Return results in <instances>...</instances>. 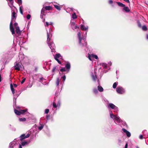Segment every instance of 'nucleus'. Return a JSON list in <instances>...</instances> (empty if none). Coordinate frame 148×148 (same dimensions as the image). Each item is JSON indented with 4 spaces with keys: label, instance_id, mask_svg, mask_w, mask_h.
Masks as SVG:
<instances>
[{
    "label": "nucleus",
    "instance_id": "nucleus-1",
    "mask_svg": "<svg viewBox=\"0 0 148 148\" xmlns=\"http://www.w3.org/2000/svg\"><path fill=\"white\" fill-rule=\"evenodd\" d=\"M88 27L86 26L84 27V25H81L80 26V28L82 30H84L86 31L84 36L82 35V36H81V34L80 32H78L77 33V37L79 40V44L82 46H85L86 45V37L87 34V32Z\"/></svg>",
    "mask_w": 148,
    "mask_h": 148
},
{
    "label": "nucleus",
    "instance_id": "nucleus-2",
    "mask_svg": "<svg viewBox=\"0 0 148 148\" xmlns=\"http://www.w3.org/2000/svg\"><path fill=\"white\" fill-rule=\"evenodd\" d=\"M52 29H49V33L47 31V43L48 44L49 47L51 50L52 52H55V46L53 42H50L52 36V34L51 32Z\"/></svg>",
    "mask_w": 148,
    "mask_h": 148
},
{
    "label": "nucleus",
    "instance_id": "nucleus-3",
    "mask_svg": "<svg viewBox=\"0 0 148 148\" xmlns=\"http://www.w3.org/2000/svg\"><path fill=\"white\" fill-rule=\"evenodd\" d=\"M18 140L15 139L9 144V147L10 148H22L21 144H19Z\"/></svg>",
    "mask_w": 148,
    "mask_h": 148
},
{
    "label": "nucleus",
    "instance_id": "nucleus-4",
    "mask_svg": "<svg viewBox=\"0 0 148 148\" xmlns=\"http://www.w3.org/2000/svg\"><path fill=\"white\" fill-rule=\"evenodd\" d=\"M110 117L112 119L115 120L117 123H120L121 121V120L120 118L117 115H114L112 113V111L109 110Z\"/></svg>",
    "mask_w": 148,
    "mask_h": 148
},
{
    "label": "nucleus",
    "instance_id": "nucleus-5",
    "mask_svg": "<svg viewBox=\"0 0 148 148\" xmlns=\"http://www.w3.org/2000/svg\"><path fill=\"white\" fill-rule=\"evenodd\" d=\"M107 108L108 109L111 108L114 110V112H117L118 111V108L112 103H110L107 106Z\"/></svg>",
    "mask_w": 148,
    "mask_h": 148
},
{
    "label": "nucleus",
    "instance_id": "nucleus-6",
    "mask_svg": "<svg viewBox=\"0 0 148 148\" xmlns=\"http://www.w3.org/2000/svg\"><path fill=\"white\" fill-rule=\"evenodd\" d=\"M116 91L118 93L120 94H123L125 92V89L120 86H119L116 88Z\"/></svg>",
    "mask_w": 148,
    "mask_h": 148
},
{
    "label": "nucleus",
    "instance_id": "nucleus-7",
    "mask_svg": "<svg viewBox=\"0 0 148 148\" xmlns=\"http://www.w3.org/2000/svg\"><path fill=\"white\" fill-rule=\"evenodd\" d=\"M27 111L26 110H17L16 109L14 110V112L17 115H20L21 114H23Z\"/></svg>",
    "mask_w": 148,
    "mask_h": 148
},
{
    "label": "nucleus",
    "instance_id": "nucleus-8",
    "mask_svg": "<svg viewBox=\"0 0 148 148\" xmlns=\"http://www.w3.org/2000/svg\"><path fill=\"white\" fill-rule=\"evenodd\" d=\"M55 59L58 62L59 64H61V62L59 59H61L62 57L60 54H56L54 56Z\"/></svg>",
    "mask_w": 148,
    "mask_h": 148
},
{
    "label": "nucleus",
    "instance_id": "nucleus-9",
    "mask_svg": "<svg viewBox=\"0 0 148 148\" xmlns=\"http://www.w3.org/2000/svg\"><path fill=\"white\" fill-rule=\"evenodd\" d=\"M96 74V72L95 71H94L93 73H92L91 76L92 78L94 81L96 82L97 80L98 82H99V80L97 78Z\"/></svg>",
    "mask_w": 148,
    "mask_h": 148
},
{
    "label": "nucleus",
    "instance_id": "nucleus-10",
    "mask_svg": "<svg viewBox=\"0 0 148 148\" xmlns=\"http://www.w3.org/2000/svg\"><path fill=\"white\" fill-rule=\"evenodd\" d=\"M30 134L29 133L27 134H23L20 136V138L18 140L19 141L20 140H22L24 139L28 138Z\"/></svg>",
    "mask_w": 148,
    "mask_h": 148
},
{
    "label": "nucleus",
    "instance_id": "nucleus-11",
    "mask_svg": "<svg viewBox=\"0 0 148 148\" xmlns=\"http://www.w3.org/2000/svg\"><path fill=\"white\" fill-rule=\"evenodd\" d=\"M60 105V100H59L57 103H56V101L55 100L53 102V107L55 108H59Z\"/></svg>",
    "mask_w": 148,
    "mask_h": 148
},
{
    "label": "nucleus",
    "instance_id": "nucleus-12",
    "mask_svg": "<svg viewBox=\"0 0 148 148\" xmlns=\"http://www.w3.org/2000/svg\"><path fill=\"white\" fill-rule=\"evenodd\" d=\"M14 86L12 85V84H10V87L11 90L12 91V93L13 95H14L15 94V90L14 88H14H16L17 86V85L16 84H14Z\"/></svg>",
    "mask_w": 148,
    "mask_h": 148
},
{
    "label": "nucleus",
    "instance_id": "nucleus-13",
    "mask_svg": "<svg viewBox=\"0 0 148 148\" xmlns=\"http://www.w3.org/2000/svg\"><path fill=\"white\" fill-rule=\"evenodd\" d=\"M38 77L39 79V80H38V81L41 83L43 85H45L46 83H44L43 82V81H45V79L42 77H41V75H39Z\"/></svg>",
    "mask_w": 148,
    "mask_h": 148
},
{
    "label": "nucleus",
    "instance_id": "nucleus-14",
    "mask_svg": "<svg viewBox=\"0 0 148 148\" xmlns=\"http://www.w3.org/2000/svg\"><path fill=\"white\" fill-rule=\"evenodd\" d=\"M21 66V65L19 63L16 62V64L14 66V68L16 70L19 71L20 70Z\"/></svg>",
    "mask_w": 148,
    "mask_h": 148
},
{
    "label": "nucleus",
    "instance_id": "nucleus-15",
    "mask_svg": "<svg viewBox=\"0 0 148 148\" xmlns=\"http://www.w3.org/2000/svg\"><path fill=\"white\" fill-rule=\"evenodd\" d=\"M122 130L126 134V135L127 137H129L131 136V134L130 133L127 131L126 129L124 128H123L122 129Z\"/></svg>",
    "mask_w": 148,
    "mask_h": 148
},
{
    "label": "nucleus",
    "instance_id": "nucleus-16",
    "mask_svg": "<svg viewBox=\"0 0 148 148\" xmlns=\"http://www.w3.org/2000/svg\"><path fill=\"white\" fill-rule=\"evenodd\" d=\"M10 30L12 32V35H14L15 34V32L14 28L13 26V23L12 22H11L10 24Z\"/></svg>",
    "mask_w": 148,
    "mask_h": 148
},
{
    "label": "nucleus",
    "instance_id": "nucleus-17",
    "mask_svg": "<svg viewBox=\"0 0 148 148\" xmlns=\"http://www.w3.org/2000/svg\"><path fill=\"white\" fill-rule=\"evenodd\" d=\"M45 10L44 9V8L43 7V8L42 9L41 12V14L40 15V18L42 19L43 18V16H45Z\"/></svg>",
    "mask_w": 148,
    "mask_h": 148
},
{
    "label": "nucleus",
    "instance_id": "nucleus-18",
    "mask_svg": "<svg viewBox=\"0 0 148 148\" xmlns=\"http://www.w3.org/2000/svg\"><path fill=\"white\" fill-rule=\"evenodd\" d=\"M65 67L67 69V72H68L69 71L71 67L70 63L69 62H67L65 64Z\"/></svg>",
    "mask_w": 148,
    "mask_h": 148
},
{
    "label": "nucleus",
    "instance_id": "nucleus-19",
    "mask_svg": "<svg viewBox=\"0 0 148 148\" xmlns=\"http://www.w3.org/2000/svg\"><path fill=\"white\" fill-rule=\"evenodd\" d=\"M15 28L16 33L18 34V35H21V32L20 29L19 27L18 26H17L15 27Z\"/></svg>",
    "mask_w": 148,
    "mask_h": 148
},
{
    "label": "nucleus",
    "instance_id": "nucleus-20",
    "mask_svg": "<svg viewBox=\"0 0 148 148\" xmlns=\"http://www.w3.org/2000/svg\"><path fill=\"white\" fill-rule=\"evenodd\" d=\"M30 140L29 141H25L21 143V145L23 146H25L28 145L30 143Z\"/></svg>",
    "mask_w": 148,
    "mask_h": 148
},
{
    "label": "nucleus",
    "instance_id": "nucleus-21",
    "mask_svg": "<svg viewBox=\"0 0 148 148\" xmlns=\"http://www.w3.org/2000/svg\"><path fill=\"white\" fill-rule=\"evenodd\" d=\"M16 93L15 95H14V97H13V101H15V102L16 101V100L17 98L19 96V95L20 93H17V91H16Z\"/></svg>",
    "mask_w": 148,
    "mask_h": 148
},
{
    "label": "nucleus",
    "instance_id": "nucleus-22",
    "mask_svg": "<svg viewBox=\"0 0 148 148\" xmlns=\"http://www.w3.org/2000/svg\"><path fill=\"white\" fill-rule=\"evenodd\" d=\"M98 90L100 92H102L103 90V88L100 86H98L97 87Z\"/></svg>",
    "mask_w": 148,
    "mask_h": 148
},
{
    "label": "nucleus",
    "instance_id": "nucleus-23",
    "mask_svg": "<svg viewBox=\"0 0 148 148\" xmlns=\"http://www.w3.org/2000/svg\"><path fill=\"white\" fill-rule=\"evenodd\" d=\"M123 10L126 12H129L130 11V10L129 8L127 7H124L123 8Z\"/></svg>",
    "mask_w": 148,
    "mask_h": 148
},
{
    "label": "nucleus",
    "instance_id": "nucleus-24",
    "mask_svg": "<svg viewBox=\"0 0 148 148\" xmlns=\"http://www.w3.org/2000/svg\"><path fill=\"white\" fill-rule=\"evenodd\" d=\"M16 13L15 12H12V20L15 19L16 18Z\"/></svg>",
    "mask_w": 148,
    "mask_h": 148
},
{
    "label": "nucleus",
    "instance_id": "nucleus-25",
    "mask_svg": "<svg viewBox=\"0 0 148 148\" xmlns=\"http://www.w3.org/2000/svg\"><path fill=\"white\" fill-rule=\"evenodd\" d=\"M117 3L118 5L120 7H124L125 6V5L124 4L121 2H117Z\"/></svg>",
    "mask_w": 148,
    "mask_h": 148
},
{
    "label": "nucleus",
    "instance_id": "nucleus-26",
    "mask_svg": "<svg viewBox=\"0 0 148 148\" xmlns=\"http://www.w3.org/2000/svg\"><path fill=\"white\" fill-rule=\"evenodd\" d=\"M60 80L59 78H58L57 79V81L56 82V86H57L58 88V86L60 84Z\"/></svg>",
    "mask_w": 148,
    "mask_h": 148
},
{
    "label": "nucleus",
    "instance_id": "nucleus-27",
    "mask_svg": "<svg viewBox=\"0 0 148 148\" xmlns=\"http://www.w3.org/2000/svg\"><path fill=\"white\" fill-rule=\"evenodd\" d=\"M19 58V59H20V58H21V59L20 60V61H21L22 60H23V58H24V55H23L22 54H19L18 56Z\"/></svg>",
    "mask_w": 148,
    "mask_h": 148
},
{
    "label": "nucleus",
    "instance_id": "nucleus-28",
    "mask_svg": "<svg viewBox=\"0 0 148 148\" xmlns=\"http://www.w3.org/2000/svg\"><path fill=\"white\" fill-rule=\"evenodd\" d=\"M44 9L45 10H51V7L50 6H46L45 8V9L44 8Z\"/></svg>",
    "mask_w": 148,
    "mask_h": 148
},
{
    "label": "nucleus",
    "instance_id": "nucleus-29",
    "mask_svg": "<svg viewBox=\"0 0 148 148\" xmlns=\"http://www.w3.org/2000/svg\"><path fill=\"white\" fill-rule=\"evenodd\" d=\"M57 70V66H54L53 67L52 69V72L53 73L55 71H56Z\"/></svg>",
    "mask_w": 148,
    "mask_h": 148
},
{
    "label": "nucleus",
    "instance_id": "nucleus-30",
    "mask_svg": "<svg viewBox=\"0 0 148 148\" xmlns=\"http://www.w3.org/2000/svg\"><path fill=\"white\" fill-rule=\"evenodd\" d=\"M23 8V7L21 5V6H20V8H19V10H20V12L22 15H23V10H22Z\"/></svg>",
    "mask_w": 148,
    "mask_h": 148
},
{
    "label": "nucleus",
    "instance_id": "nucleus-31",
    "mask_svg": "<svg viewBox=\"0 0 148 148\" xmlns=\"http://www.w3.org/2000/svg\"><path fill=\"white\" fill-rule=\"evenodd\" d=\"M118 82H114L113 85V88H116L117 85H118Z\"/></svg>",
    "mask_w": 148,
    "mask_h": 148
},
{
    "label": "nucleus",
    "instance_id": "nucleus-32",
    "mask_svg": "<svg viewBox=\"0 0 148 148\" xmlns=\"http://www.w3.org/2000/svg\"><path fill=\"white\" fill-rule=\"evenodd\" d=\"M142 29L144 31H146L147 30V27L145 25H143L142 27Z\"/></svg>",
    "mask_w": 148,
    "mask_h": 148
},
{
    "label": "nucleus",
    "instance_id": "nucleus-33",
    "mask_svg": "<svg viewBox=\"0 0 148 148\" xmlns=\"http://www.w3.org/2000/svg\"><path fill=\"white\" fill-rule=\"evenodd\" d=\"M72 18L73 19H75L77 18V16L75 13H74L72 14Z\"/></svg>",
    "mask_w": 148,
    "mask_h": 148
},
{
    "label": "nucleus",
    "instance_id": "nucleus-34",
    "mask_svg": "<svg viewBox=\"0 0 148 148\" xmlns=\"http://www.w3.org/2000/svg\"><path fill=\"white\" fill-rule=\"evenodd\" d=\"M19 120L20 121H25L26 120V119L25 118H20L19 119Z\"/></svg>",
    "mask_w": 148,
    "mask_h": 148
},
{
    "label": "nucleus",
    "instance_id": "nucleus-35",
    "mask_svg": "<svg viewBox=\"0 0 148 148\" xmlns=\"http://www.w3.org/2000/svg\"><path fill=\"white\" fill-rule=\"evenodd\" d=\"M8 4L11 9H12L14 7L13 5V3H8Z\"/></svg>",
    "mask_w": 148,
    "mask_h": 148
},
{
    "label": "nucleus",
    "instance_id": "nucleus-36",
    "mask_svg": "<svg viewBox=\"0 0 148 148\" xmlns=\"http://www.w3.org/2000/svg\"><path fill=\"white\" fill-rule=\"evenodd\" d=\"M54 6L55 7L56 9H57L58 10H60V6H59L58 5H55Z\"/></svg>",
    "mask_w": 148,
    "mask_h": 148
},
{
    "label": "nucleus",
    "instance_id": "nucleus-37",
    "mask_svg": "<svg viewBox=\"0 0 148 148\" xmlns=\"http://www.w3.org/2000/svg\"><path fill=\"white\" fill-rule=\"evenodd\" d=\"M102 66L103 67V68L106 69L107 67V64L106 63L102 64Z\"/></svg>",
    "mask_w": 148,
    "mask_h": 148
},
{
    "label": "nucleus",
    "instance_id": "nucleus-38",
    "mask_svg": "<svg viewBox=\"0 0 148 148\" xmlns=\"http://www.w3.org/2000/svg\"><path fill=\"white\" fill-rule=\"evenodd\" d=\"M92 57L93 58H95L96 59H97L98 58V56L97 55H94V54H92Z\"/></svg>",
    "mask_w": 148,
    "mask_h": 148
},
{
    "label": "nucleus",
    "instance_id": "nucleus-39",
    "mask_svg": "<svg viewBox=\"0 0 148 148\" xmlns=\"http://www.w3.org/2000/svg\"><path fill=\"white\" fill-rule=\"evenodd\" d=\"M72 29H74L77 28L79 29V27H78L77 25H74V26H73V27H71Z\"/></svg>",
    "mask_w": 148,
    "mask_h": 148
},
{
    "label": "nucleus",
    "instance_id": "nucleus-40",
    "mask_svg": "<svg viewBox=\"0 0 148 148\" xmlns=\"http://www.w3.org/2000/svg\"><path fill=\"white\" fill-rule=\"evenodd\" d=\"M93 92L95 94H97L98 93V91L97 89L96 88H95L93 89Z\"/></svg>",
    "mask_w": 148,
    "mask_h": 148
},
{
    "label": "nucleus",
    "instance_id": "nucleus-41",
    "mask_svg": "<svg viewBox=\"0 0 148 148\" xmlns=\"http://www.w3.org/2000/svg\"><path fill=\"white\" fill-rule=\"evenodd\" d=\"M66 70L65 69V68L64 67H62L61 69H60V71L62 72H63L64 71H66Z\"/></svg>",
    "mask_w": 148,
    "mask_h": 148
},
{
    "label": "nucleus",
    "instance_id": "nucleus-42",
    "mask_svg": "<svg viewBox=\"0 0 148 148\" xmlns=\"http://www.w3.org/2000/svg\"><path fill=\"white\" fill-rule=\"evenodd\" d=\"M137 23L138 24V27L140 28L141 27H141V24L139 21H137Z\"/></svg>",
    "mask_w": 148,
    "mask_h": 148
},
{
    "label": "nucleus",
    "instance_id": "nucleus-43",
    "mask_svg": "<svg viewBox=\"0 0 148 148\" xmlns=\"http://www.w3.org/2000/svg\"><path fill=\"white\" fill-rule=\"evenodd\" d=\"M18 3L19 5H21L22 3V0H17Z\"/></svg>",
    "mask_w": 148,
    "mask_h": 148
},
{
    "label": "nucleus",
    "instance_id": "nucleus-44",
    "mask_svg": "<svg viewBox=\"0 0 148 148\" xmlns=\"http://www.w3.org/2000/svg\"><path fill=\"white\" fill-rule=\"evenodd\" d=\"M70 24H71V27H73V26H74V25H75V22H72L71 21V22Z\"/></svg>",
    "mask_w": 148,
    "mask_h": 148
},
{
    "label": "nucleus",
    "instance_id": "nucleus-45",
    "mask_svg": "<svg viewBox=\"0 0 148 148\" xmlns=\"http://www.w3.org/2000/svg\"><path fill=\"white\" fill-rule=\"evenodd\" d=\"M59 90H57V91H56V93H55V96H56V97H57V96L59 95Z\"/></svg>",
    "mask_w": 148,
    "mask_h": 148
},
{
    "label": "nucleus",
    "instance_id": "nucleus-46",
    "mask_svg": "<svg viewBox=\"0 0 148 148\" xmlns=\"http://www.w3.org/2000/svg\"><path fill=\"white\" fill-rule=\"evenodd\" d=\"M88 59L91 61H92V58H92V55H91V56L90 55H89L88 56Z\"/></svg>",
    "mask_w": 148,
    "mask_h": 148
},
{
    "label": "nucleus",
    "instance_id": "nucleus-47",
    "mask_svg": "<svg viewBox=\"0 0 148 148\" xmlns=\"http://www.w3.org/2000/svg\"><path fill=\"white\" fill-rule=\"evenodd\" d=\"M43 127V126L42 125H41L40 126H39L38 127V130H41Z\"/></svg>",
    "mask_w": 148,
    "mask_h": 148
},
{
    "label": "nucleus",
    "instance_id": "nucleus-48",
    "mask_svg": "<svg viewBox=\"0 0 148 148\" xmlns=\"http://www.w3.org/2000/svg\"><path fill=\"white\" fill-rule=\"evenodd\" d=\"M49 111V110L48 109H47L45 110V113L47 114H48Z\"/></svg>",
    "mask_w": 148,
    "mask_h": 148
},
{
    "label": "nucleus",
    "instance_id": "nucleus-49",
    "mask_svg": "<svg viewBox=\"0 0 148 148\" xmlns=\"http://www.w3.org/2000/svg\"><path fill=\"white\" fill-rule=\"evenodd\" d=\"M31 17V16L30 14H28L27 16V19H29Z\"/></svg>",
    "mask_w": 148,
    "mask_h": 148
},
{
    "label": "nucleus",
    "instance_id": "nucleus-50",
    "mask_svg": "<svg viewBox=\"0 0 148 148\" xmlns=\"http://www.w3.org/2000/svg\"><path fill=\"white\" fill-rule=\"evenodd\" d=\"M62 78L63 79V81L64 82L66 79V76L65 75L62 77Z\"/></svg>",
    "mask_w": 148,
    "mask_h": 148
},
{
    "label": "nucleus",
    "instance_id": "nucleus-51",
    "mask_svg": "<svg viewBox=\"0 0 148 148\" xmlns=\"http://www.w3.org/2000/svg\"><path fill=\"white\" fill-rule=\"evenodd\" d=\"M25 78H24L22 80L21 82V84H23L25 81Z\"/></svg>",
    "mask_w": 148,
    "mask_h": 148
},
{
    "label": "nucleus",
    "instance_id": "nucleus-52",
    "mask_svg": "<svg viewBox=\"0 0 148 148\" xmlns=\"http://www.w3.org/2000/svg\"><path fill=\"white\" fill-rule=\"evenodd\" d=\"M139 138L140 139H143V137L142 135H140V136H139Z\"/></svg>",
    "mask_w": 148,
    "mask_h": 148
},
{
    "label": "nucleus",
    "instance_id": "nucleus-53",
    "mask_svg": "<svg viewBox=\"0 0 148 148\" xmlns=\"http://www.w3.org/2000/svg\"><path fill=\"white\" fill-rule=\"evenodd\" d=\"M108 3L110 4H112L113 3V1L112 0H110L109 1Z\"/></svg>",
    "mask_w": 148,
    "mask_h": 148
},
{
    "label": "nucleus",
    "instance_id": "nucleus-54",
    "mask_svg": "<svg viewBox=\"0 0 148 148\" xmlns=\"http://www.w3.org/2000/svg\"><path fill=\"white\" fill-rule=\"evenodd\" d=\"M14 26L16 27H16L17 26H18L17 25H18V23H14Z\"/></svg>",
    "mask_w": 148,
    "mask_h": 148
},
{
    "label": "nucleus",
    "instance_id": "nucleus-55",
    "mask_svg": "<svg viewBox=\"0 0 148 148\" xmlns=\"http://www.w3.org/2000/svg\"><path fill=\"white\" fill-rule=\"evenodd\" d=\"M49 25V23L47 22H46V24L45 25V26H48Z\"/></svg>",
    "mask_w": 148,
    "mask_h": 148
},
{
    "label": "nucleus",
    "instance_id": "nucleus-56",
    "mask_svg": "<svg viewBox=\"0 0 148 148\" xmlns=\"http://www.w3.org/2000/svg\"><path fill=\"white\" fill-rule=\"evenodd\" d=\"M127 147H128V144L127 143H126L125 144L124 148H127Z\"/></svg>",
    "mask_w": 148,
    "mask_h": 148
},
{
    "label": "nucleus",
    "instance_id": "nucleus-57",
    "mask_svg": "<svg viewBox=\"0 0 148 148\" xmlns=\"http://www.w3.org/2000/svg\"><path fill=\"white\" fill-rule=\"evenodd\" d=\"M123 0L127 3H130V1L129 0Z\"/></svg>",
    "mask_w": 148,
    "mask_h": 148
},
{
    "label": "nucleus",
    "instance_id": "nucleus-58",
    "mask_svg": "<svg viewBox=\"0 0 148 148\" xmlns=\"http://www.w3.org/2000/svg\"><path fill=\"white\" fill-rule=\"evenodd\" d=\"M9 1L10 2V3H13L14 2L13 0H9Z\"/></svg>",
    "mask_w": 148,
    "mask_h": 148
},
{
    "label": "nucleus",
    "instance_id": "nucleus-59",
    "mask_svg": "<svg viewBox=\"0 0 148 148\" xmlns=\"http://www.w3.org/2000/svg\"><path fill=\"white\" fill-rule=\"evenodd\" d=\"M1 81V74L0 73V82Z\"/></svg>",
    "mask_w": 148,
    "mask_h": 148
},
{
    "label": "nucleus",
    "instance_id": "nucleus-60",
    "mask_svg": "<svg viewBox=\"0 0 148 148\" xmlns=\"http://www.w3.org/2000/svg\"><path fill=\"white\" fill-rule=\"evenodd\" d=\"M49 25H51L53 24V23L52 22H50L49 23Z\"/></svg>",
    "mask_w": 148,
    "mask_h": 148
},
{
    "label": "nucleus",
    "instance_id": "nucleus-61",
    "mask_svg": "<svg viewBox=\"0 0 148 148\" xmlns=\"http://www.w3.org/2000/svg\"><path fill=\"white\" fill-rule=\"evenodd\" d=\"M147 39L148 40V34L147 35Z\"/></svg>",
    "mask_w": 148,
    "mask_h": 148
},
{
    "label": "nucleus",
    "instance_id": "nucleus-62",
    "mask_svg": "<svg viewBox=\"0 0 148 148\" xmlns=\"http://www.w3.org/2000/svg\"><path fill=\"white\" fill-rule=\"evenodd\" d=\"M45 21V19L44 18L43 19V21L44 22Z\"/></svg>",
    "mask_w": 148,
    "mask_h": 148
},
{
    "label": "nucleus",
    "instance_id": "nucleus-63",
    "mask_svg": "<svg viewBox=\"0 0 148 148\" xmlns=\"http://www.w3.org/2000/svg\"><path fill=\"white\" fill-rule=\"evenodd\" d=\"M110 66L111 65L112 63L111 62H110Z\"/></svg>",
    "mask_w": 148,
    "mask_h": 148
},
{
    "label": "nucleus",
    "instance_id": "nucleus-64",
    "mask_svg": "<svg viewBox=\"0 0 148 148\" xmlns=\"http://www.w3.org/2000/svg\"><path fill=\"white\" fill-rule=\"evenodd\" d=\"M61 74V73H60H60H59V74H60V75Z\"/></svg>",
    "mask_w": 148,
    "mask_h": 148
}]
</instances>
